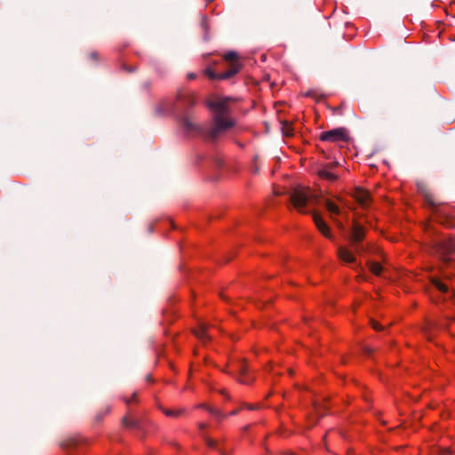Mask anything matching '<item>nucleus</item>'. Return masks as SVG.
Returning <instances> with one entry per match:
<instances>
[{
	"label": "nucleus",
	"mask_w": 455,
	"mask_h": 455,
	"mask_svg": "<svg viewBox=\"0 0 455 455\" xmlns=\"http://www.w3.org/2000/svg\"><path fill=\"white\" fill-rule=\"evenodd\" d=\"M206 329L207 326L204 323H201L194 330V334L204 343L210 340V336L207 334Z\"/></svg>",
	"instance_id": "16"
},
{
	"label": "nucleus",
	"mask_w": 455,
	"mask_h": 455,
	"mask_svg": "<svg viewBox=\"0 0 455 455\" xmlns=\"http://www.w3.org/2000/svg\"><path fill=\"white\" fill-rule=\"evenodd\" d=\"M238 411H239V410H234V411H232L229 413V415H231V416H235V415H236V414L238 413Z\"/></svg>",
	"instance_id": "37"
},
{
	"label": "nucleus",
	"mask_w": 455,
	"mask_h": 455,
	"mask_svg": "<svg viewBox=\"0 0 455 455\" xmlns=\"http://www.w3.org/2000/svg\"><path fill=\"white\" fill-rule=\"evenodd\" d=\"M313 220H314V222L315 224V226L317 227L318 230L327 238L331 239V240H333V236L331 233V230H330V228L329 226L325 223V221L322 219V217L317 214V213H314L313 214Z\"/></svg>",
	"instance_id": "9"
},
{
	"label": "nucleus",
	"mask_w": 455,
	"mask_h": 455,
	"mask_svg": "<svg viewBox=\"0 0 455 455\" xmlns=\"http://www.w3.org/2000/svg\"><path fill=\"white\" fill-rule=\"evenodd\" d=\"M135 396H136V394L134 393L133 396H132V399H134Z\"/></svg>",
	"instance_id": "45"
},
{
	"label": "nucleus",
	"mask_w": 455,
	"mask_h": 455,
	"mask_svg": "<svg viewBox=\"0 0 455 455\" xmlns=\"http://www.w3.org/2000/svg\"><path fill=\"white\" fill-rule=\"evenodd\" d=\"M89 59H90L91 60H92V61L97 62V61H98V60H99V54H98V52H90V54H89Z\"/></svg>",
	"instance_id": "31"
},
{
	"label": "nucleus",
	"mask_w": 455,
	"mask_h": 455,
	"mask_svg": "<svg viewBox=\"0 0 455 455\" xmlns=\"http://www.w3.org/2000/svg\"><path fill=\"white\" fill-rule=\"evenodd\" d=\"M79 443L76 437H68L60 443V447L63 449H69L76 447Z\"/></svg>",
	"instance_id": "18"
},
{
	"label": "nucleus",
	"mask_w": 455,
	"mask_h": 455,
	"mask_svg": "<svg viewBox=\"0 0 455 455\" xmlns=\"http://www.w3.org/2000/svg\"><path fill=\"white\" fill-rule=\"evenodd\" d=\"M282 131H283V133L286 136H291V124L288 123V122H282Z\"/></svg>",
	"instance_id": "23"
},
{
	"label": "nucleus",
	"mask_w": 455,
	"mask_h": 455,
	"mask_svg": "<svg viewBox=\"0 0 455 455\" xmlns=\"http://www.w3.org/2000/svg\"><path fill=\"white\" fill-rule=\"evenodd\" d=\"M446 326V323H443L442 322H427L426 326L423 328V331L426 335V337L430 340L431 339V331L434 329L437 328H444Z\"/></svg>",
	"instance_id": "14"
},
{
	"label": "nucleus",
	"mask_w": 455,
	"mask_h": 455,
	"mask_svg": "<svg viewBox=\"0 0 455 455\" xmlns=\"http://www.w3.org/2000/svg\"><path fill=\"white\" fill-rule=\"evenodd\" d=\"M135 396H136V394L134 393L133 396H132V399H134Z\"/></svg>",
	"instance_id": "46"
},
{
	"label": "nucleus",
	"mask_w": 455,
	"mask_h": 455,
	"mask_svg": "<svg viewBox=\"0 0 455 455\" xmlns=\"http://www.w3.org/2000/svg\"><path fill=\"white\" fill-rule=\"evenodd\" d=\"M196 77V75L195 73H188V79H195Z\"/></svg>",
	"instance_id": "35"
},
{
	"label": "nucleus",
	"mask_w": 455,
	"mask_h": 455,
	"mask_svg": "<svg viewBox=\"0 0 455 455\" xmlns=\"http://www.w3.org/2000/svg\"><path fill=\"white\" fill-rule=\"evenodd\" d=\"M239 381L243 384H250L251 382L253 381V379L250 378L248 376V373H246V375H241Z\"/></svg>",
	"instance_id": "26"
},
{
	"label": "nucleus",
	"mask_w": 455,
	"mask_h": 455,
	"mask_svg": "<svg viewBox=\"0 0 455 455\" xmlns=\"http://www.w3.org/2000/svg\"><path fill=\"white\" fill-rule=\"evenodd\" d=\"M371 327L376 330V331H381L383 330V326L381 324H379V323H377L375 320L371 319Z\"/></svg>",
	"instance_id": "30"
},
{
	"label": "nucleus",
	"mask_w": 455,
	"mask_h": 455,
	"mask_svg": "<svg viewBox=\"0 0 455 455\" xmlns=\"http://www.w3.org/2000/svg\"><path fill=\"white\" fill-rule=\"evenodd\" d=\"M101 418H102V415H98V416H97V420H100V419H101Z\"/></svg>",
	"instance_id": "42"
},
{
	"label": "nucleus",
	"mask_w": 455,
	"mask_h": 455,
	"mask_svg": "<svg viewBox=\"0 0 455 455\" xmlns=\"http://www.w3.org/2000/svg\"><path fill=\"white\" fill-rule=\"evenodd\" d=\"M246 407L249 409V410H255L257 409L258 407L257 406H253V405H249L247 404Z\"/></svg>",
	"instance_id": "38"
},
{
	"label": "nucleus",
	"mask_w": 455,
	"mask_h": 455,
	"mask_svg": "<svg viewBox=\"0 0 455 455\" xmlns=\"http://www.w3.org/2000/svg\"><path fill=\"white\" fill-rule=\"evenodd\" d=\"M248 428H249V426H246V427H244L243 430H244V431H247V430H248Z\"/></svg>",
	"instance_id": "44"
},
{
	"label": "nucleus",
	"mask_w": 455,
	"mask_h": 455,
	"mask_svg": "<svg viewBox=\"0 0 455 455\" xmlns=\"http://www.w3.org/2000/svg\"><path fill=\"white\" fill-rule=\"evenodd\" d=\"M332 220L334 221L335 225L337 226V228L342 232L344 233L346 231V228H345V226L343 225V223L341 221H339V220L335 219L334 217H332Z\"/></svg>",
	"instance_id": "27"
},
{
	"label": "nucleus",
	"mask_w": 455,
	"mask_h": 455,
	"mask_svg": "<svg viewBox=\"0 0 455 455\" xmlns=\"http://www.w3.org/2000/svg\"><path fill=\"white\" fill-rule=\"evenodd\" d=\"M221 455H228V453L224 450H220Z\"/></svg>",
	"instance_id": "40"
},
{
	"label": "nucleus",
	"mask_w": 455,
	"mask_h": 455,
	"mask_svg": "<svg viewBox=\"0 0 455 455\" xmlns=\"http://www.w3.org/2000/svg\"><path fill=\"white\" fill-rule=\"evenodd\" d=\"M199 427L201 429H204L206 427V425L204 423H201V424H199Z\"/></svg>",
	"instance_id": "39"
},
{
	"label": "nucleus",
	"mask_w": 455,
	"mask_h": 455,
	"mask_svg": "<svg viewBox=\"0 0 455 455\" xmlns=\"http://www.w3.org/2000/svg\"><path fill=\"white\" fill-rule=\"evenodd\" d=\"M204 441H205L206 444L210 448H213V449L216 448V442L213 439H212V438H210L208 436H204Z\"/></svg>",
	"instance_id": "28"
},
{
	"label": "nucleus",
	"mask_w": 455,
	"mask_h": 455,
	"mask_svg": "<svg viewBox=\"0 0 455 455\" xmlns=\"http://www.w3.org/2000/svg\"><path fill=\"white\" fill-rule=\"evenodd\" d=\"M177 98L180 100L185 107H192L196 104V99L192 92L182 93L178 92Z\"/></svg>",
	"instance_id": "12"
},
{
	"label": "nucleus",
	"mask_w": 455,
	"mask_h": 455,
	"mask_svg": "<svg viewBox=\"0 0 455 455\" xmlns=\"http://www.w3.org/2000/svg\"><path fill=\"white\" fill-rule=\"evenodd\" d=\"M217 419L220 420L227 418V415L222 412V415L214 416Z\"/></svg>",
	"instance_id": "34"
},
{
	"label": "nucleus",
	"mask_w": 455,
	"mask_h": 455,
	"mask_svg": "<svg viewBox=\"0 0 455 455\" xmlns=\"http://www.w3.org/2000/svg\"><path fill=\"white\" fill-rule=\"evenodd\" d=\"M338 256L345 263L355 262V257L345 247H339Z\"/></svg>",
	"instance_id": "13"
},
{
	"label": "nucleus",
	"mask_w": 455,
	"mask_h": 455,
	"mask_svg": "<svg viewBox=\"0 0 455 455\" xmlns=\"http://www.w3.org/2000/svg\"><path fill=\"white\" fill-rule=\"evenodd\" d=\"M241 67L240 63H232L227 71L220 74H216L212 68H208L204 70V75L212 80H227L236 75L240 71Z\"/></svg>",
	"instance_id": "6"
},
{
	"label": "nucleus",
	"mask_w": 455,
	"mask_h": 455,
	"mask_svg": "<svg viewBox=\"0 0 455 455\" xmlns=\"http://www.w3.org/2000/svg\"><path fill=\"white\" fill-rule=\"evenodd\" d=\"M368 266L370 267V270L375 274L376 275H379L382 271V267L379 263L377 262H368Z\"/></svg>",
	"instance_id": "20"
},
{
	"label": "nucleus",
	"mask_w": 455,
	"mask_h": 455,
	"mask_svg": "<svg viewBox=\"0 0 455 455\" xmlns=\"http://www.w3.org/2000/svg\"><path fill=\"white\" fill-rule=\"evenodd\" d=\"M417 188L419 192L424 196L426 203L431 209L434 210L439 205V204L434 200L429 188L424 182H418Z\"/></svg>",
	"instance_id": "8"
},
{
	"label": "nucleus",
	"mask_w": 455,
	"mask_h": 455,
	"mask_svg": "<svg viewBox=\"0 0 455 455\" xmlns=\"http://www.w3.org/2000/svg\"><path fill=\"white\" fill-rule=\"evenodd\" d=\"M356 253H363L367 251L366 247L361 243L352 244Z\"/></svg>",
	"instance_id": "24"
},
{
	"label": "nucleus",
	"mask_w": 455,
	"mask_h": 455,
	"mask_svg": "<svg viewBox=\"0 0 455 455\" xmlns=\"http://www.w3.org/2000/svg\"><path fill=\"white\" fill-rule=\"evenodd\" d=\"M306 97H312L315 99L316 101H320L322 99L324 98V95L322 93H318L316 90L310 89L304 94Z\"/></svg>",
	"instance_id": "19"
},
{
	"label": "nucleus",
	"mask_w": 455,
	"mask_h": 455,
	"mask_svg": "<svg viewBox=\"0 0 455 455\" xmlns=\"http://www.w3.org/2000/svg\"><path fill=\"white\" fill-rule=\"evenodd\" d=\"M323 204L325 206V208L328 210V212L331 213V218L334 215H339L340 210L337 204H335L333 202H331L329 199L323 200Z\"/></svg>",
	"instance_id": "17"
},
{
	"label": "nucleus",
	"mask_w": 455,
	"mask_h": 455,
	"mask_svg": "<svg viewBox=\"0 0 455 455\" xmlns=\"http://www.w3.org/2000/svg\"><path fill=\"white\" fill-rule=\"evenodd\" d=\"M122 425L127 428H135L139 430L143 429L144 422L139 419H130L128 416H124L122 419Z\"/></svg>",
	"instance_id": "11"
},
{
	"label": "nucleus",
	"mask_w": 455,
	"mask_h": 455,
	"mask_svg": "<svg viewBox=\"0 0 455 455\" xmlns=\"http://www.w3.org/2000/svg\"><path fill=\"white\" fill-rule=\"evenodd\" d=\"M180 123L185 132L204 134L205 131L196 123V116L188 112L184 114L180 118Z\"/></svg>",
	"instance_id": "4"
},
{
	"label": "nucleus",
	"mask_w": 455,
	"mask_h": 455,
	"mask_svg": "<svg viewBox=\"0 0 455 455\" xmlns=\"http://www.w3.org/2000/svg\"><path fill=\"white\" fill-rule=\"evenodd\" d=\"M338 164H329L326 168L318 171V175L324 180L329 181H335L338 179V176L329 171V168L337 165Z\"/></svg>",
	"instance_id": "15"
},
{
	"label": "nucleus",
	"mask_w": 455,
	"mask_h": 455,
	"mask_svg": "<svg viewBox=\"0 0 455 455\" xmlns=\"http://www.w3.org/2000/svg\"><path fill=\"white\" fill-rule=\"evenodd\" d=\"M223 58H224L225 60L230 62L229 63V67L231 66L232 63H238L236 61L237 53L235 52H228L224 54Z\"/></svg>",
	"instance_id": "21"
},
{
	"label": "nucleus",
	"mask_w": 455,
	"mask_h": 455,
	"mask_svg": "<svg viewBox=\"0 0 455 455\" xmlns=\"http://www.w3.org/2000/svg\"><path fill=\"white\" fill-rule=\"evenodd\" d=\"M135 69H136L135 68H127V70H128L129 72H132V71H134Z\"/></svg>",
	"instance_id": "41"
},
{
	"label": "nucleus",
	"mask_w": 455,
	"mask_h": 455,
	"mask_svg": "<svg viewBox=\"0 0 455 455\" xmlns=\"http://www.w3.org/2000/svg\"><path fill=\"white\" fill-rule=\"evenodd\" d=\"M215 163L218 167H220L222 165V161L219 158L215 160Z\"/></svg>",
	"instance_id": "36"
},
{
	"label": "nucleus",
	"mask_w": 455,
	"mask_h": 455,
	"mask_svg": "<svg viewBox=\"0 0 455 455\" xmlns=\"http://www.w3.org/2000/svg\"><path fill=\"white\" fill-rule=\"evenodd\" d=\"M163 411H164V413L166 416H169V417H179V416H180L184 412V409H178V410L164 409V410H163Z\"/></svg>",
	"instance_id": "22"
},
{
	"label": "nucleus",
	"mask_w": 455,
	"mask_h": 455,
	"mask_svg": "<svg viewBox=\"0 0 455 455\" xmlns=\"http://www.w3.org/2000/svg\"><path fill=\"white\" fill-rule=\"evenodd\" d=\"M320 140L323 141L338 142L348 141L350 140L347 130L344 127H339L331 131L323 132L320 135Z\"/></svg>",
	"instance_id": "5"
},
{
	"label": "nucleus",
	"mask_w": 455,
	"mask_h": 455,
	"mask_svg": "<svg viewBox=\"0 0 455 455\" xmlns=\"http://www.w3.org/2000/svg\"><path fill=\"white\" fill-rule=\"evenodd\" d=\"M314 406H315V412L318 415V417L319 418L323 417V415L320 412L319 406L315 403H314Z\"/></svg>",
	"instance_id": "33"
},
{
	"label": "nucleus",
	"mask_w": 455,
	"mask_h": 455,
	"mask_svg": "<svg viewBox=\"0 0 455 455\" xmlns=\"http://www.w3.org/2000/svg\"><path fill=\"white\" fill-rule=\"evenodd\" d=\"M290 200L292 205L300 212H305L303 208L309 202L318 201V197L311 194L307 188H296L290 194Z\"/></svg>",
	"instance_id": "3"
},
{
	"label": "nucleus",
	"mask_w": 455,
	"mask_h": 455,
	"mask_svg": "<svg viewBox=\"0 0 455 455\" xmlns=\"http://www.w3.org/2000/svg\"><path fill=\"white\" fill-rule=\"evenodd\" d=\"M148 229H149V231H150V232H152V230H153V227H152V226H149Z\"/></svg>",
	"instance_id": "43"
},
{
	"label": "nucleus",
	"mask_w": 455,
	"mask_h": 455,
	"mask_svg": "<svg viewBox=\"0 0 455 455\" xmlns=\"http://www.w3.org/2000/svg\"><path fill=\"white\" fill-rule=\"evenodd\" d=\"M202 407H204L213 416L222 415L221 411L215 409L213 407L205 406V405H202Z\"/></svg>",
	"instance_id": "25"
},
{
	"label": "nucleus",
	"mask_w": 455,
	"mask_h": 455,
	"mask_svg": "<svg viewBox=\"0 0 455 455\" xmlns=\"http://www.w3.org/2000/svg\"><path fill=\"white\" fill-rule=\"evenodd\" d=\"M362 350H363V352L364 354L369 355L373 352V349H372V348H371V347H368V346H364V347H362Z\"/></svg>",
	"instance_id": "32"
},
{
	"label": "nucleus",
	"mask_w": 455,
	"mask_h": 455,
	"mask_svg": "<svg viewBox=\"0 0 455 455\" xmlns=\"http://www.w3.org/2000/svg\"><path fill=\"white\" fill-rule=\"evenodd\" d=\"M365 236V228L358 224L357 222H354L351 228L350 235L348 236V240L352 244L361 243Z\"/></svg>",
	"instance_id": "7"
},
{
	"label": "nucleus",
	"mask_w": 455,
	"mask_h": 455,
	"mask_svg": "<svg viewBox=\"0 0 455 455\" xmlns=\"http://www.w3.org/2000/svg\"><path fill=\"white\" fill-rule=\"evenodd\" d=\"M430 250L444 262H448L455 253V239L451 236L434 237L430 242Z\"/></svg>",
	"instance_id": "2"
},
{
	"label": "nucleus",
	"mask_w": 455,
	"mask_h": 455,
	"mask_svg": "<svg viewBox=\"0 0 455 455\" xmlns=\"http://www.w3.org/2000/svg\"><path fill=\"white\" fill-rule=\"evenodd\" d=\"M240 375H246L248 369L244 363H239V369H238Z\"/></svg>",
	"instance_id": "29"
},
{
	"label": "nucleus",
	"mask_w": 455,
	"mask_h": 455,
	"mask_svg": "<svg viewBox=\"0 0 455 455\" xmlns=\"http://www.w3.org/2000/svg\"><path fill=\"white\" fill-rule=\"evenodd\" d=\"M354 197L362 207H367L371 201L370 194L362 188L355 189Z\"/></svg>",
	"instance_id": "10"
},
{
	"label": "nucleus",
	"mask_w": 455,
	"mask_h": 455,
	"mask_svg": "<svg viewBox=\"0 0 455 455\" xmlns=\"http://www.w3.org/2000/svg\"><path fill=\"white\" fill-rule=\"evenodd\" d=\"M230 98H220L206 101V106L213 112V127L207 132V136L212 141L216 140L220 134L235 125L233 119L229 117L228 103Z\"/></svg>",
	"instance_id": "1"
}]
</instances>
